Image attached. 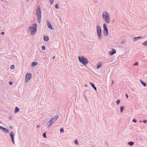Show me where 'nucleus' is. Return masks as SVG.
<instances>
[{
	"label": "nucleus",
	"mask_w": 147,
	"mask_h": 147,
	"mask_svg": "<svg viewBox=\"0 0 147 147\" xmlns=\"http://www.w3.org/2000/svg\"><path fill=\"white\" fill-rule=\"evenodd\" d=\"M104 35L105 36H107L108 34V30H103Z\"/></svg>",
	"instance_id": "dca6fc26"
},
{
	"label": "nucleus",
	"mask_w": 147,
	"mask_h": 147,
	"mask_svg": "<svg viewBox=\"0 0 147 147\" xmlns=\"http://www.w3.org/2000/svg\"><path fill=\"white\" fill-rule=\"evenodd\" d=\"M42 49L43 50H45V47L44 46H43L42 47Z\"/></svg>",
	"instance_id": "c756f323"
},
{
	"label": "nucleus",
	"mask_w": 147,
	"mask_h": 147,
	"mask_svg": "<svg viewBox=\"0 0 147 147\" xmlns=\"http://www.w3.org/2000/svg\"><path fill=\"white\" fill-rule=\"evenodd\" d=\"M74 143L76 144H77V145L78 144V140H75V142H74Z\"/></svg>",
	"instance_id": "7c9ffc66"
},
{
	"label": "nucleus",
	"mask_w": 147,
	"mask_h": 147,
	"mask_svg": "<svg viewBox=\"0 0 147 147\" xmlns=\"http://www.w3.org/2000/svg\"><path fill=\"white\" fill-rule=\"evenodd\" d=\"M55 7L56 9H59V7H58L57 4H55Z\"/></svg>",
	"instance_id": "a878e982"
},
{
	"label": "nucleus",
	"mask_w": 147,
	"mask_h": 147,
	"mask_svg": "<svg viewBox=\"0 0 147 147\" xmlns=\"http://www.w3.org/2000/svg\"><path fill=\"white\" fill-rule=\"evenodd\" d=\"M32 26L33 27L30 26L29 29L32 30L31 32V34L33 35L34 33H36L37 31V24H34Z\"/></svg>",
	"instance_id": "20e7f679"
},
{
	"label": "nucleus",
	"mask_w": 147,
	"mask_h": 147,
	"mask_svg": "<svg viewBox=\"0 0 147 147\" xmlns=\"http://www.w3.org/2000/svg\"><path fill=\"white\" fill-rule=\"evenodd\" d=\"M10 136L13 144H14V134L13 132H11L10 134Z\"/></svg>",
	"instance_id": "0eeeda50"
},
{
	"label": "nucleus",
	"mask_w": 147,
	"mask_h": 147,
	"mask_svg": "<svg viewBox=\"0 0 147 147\" xmlns=\"http://www.w3.org/2000/svg\"><path fill=\"white\" fill-rule=\"evenodd\" d=\"M142 38L140 36L138 37H135L134 38V39L135 40V41L137 40H139L140 39H141Z\"/></svg>",
	"instance_id": "4be33fe9"
},
{
	"label": "nucleus",
	"mask_w": 147,
	"mask_h": 147,
	"mask_svg": "<svg viewBox=\"0 0 147 147\" xmlns=\"http://www.w3.org/2000/svg\"><path fill=\"white\" fill-rule=\"evenodd\" d=\"M116 51L115 50L113 49L112 51L109 52V54L110 55H112L116 53Z\"/></svg>",
	"instance_id": "9b49d317"
},
{
	"label": "nucleus",
	"mask_w": 147,
	"mask_h": 147,
	"mask_svg": "<svg viewBox=\"0 0 147 147\" xmlns=\"http://www.w3.org/2000/svg\"><path fill=\"white\" fill-rule=\"evenodd\" d=\"M78 59L79 61L81 62L84 65H86L88 63V60L83 56L81 57L79 56Z\"/></svg>",
	"instance_id": "7ed1b4c3"
},
{
	"label": "nucleus",
	"mask_w": 147,
	"mask_h": 147,
	"mask_svg": "<svg viewBox=\"0 0 147 147\" xmlns=\"http://www.w3.org/2000/svg\"><path fill=\"white\" fill-rule=\"evenodd\" d=\"M2 126H0V129H1L2 128Z\"/></svg>",
	"instance_id": "ea45409f"
},
{
	"label": "nucleus",
	"mask_w": 147,
	"mask_h": 147,
	"mask_svg": "<svg viewBox=\"0 0 147 147\" xmlns=\"http://www.w3.org/2000/svg\"><path fill=\"white\" fill-rule=\"evenodd\" d=\"M138 62H136L135 63H134L133 65L134 66H135V65H138Z\"/></svg>",
	"instance_id": "c85d7f7f"
},
{
	"label": "nucleus",
	"mask_w": 147,
	"mask_h": 147,
	"mask_svg": "<svg viewBox=\"0 0 147 147\" xmlns=\"http://www.w3.org/2000/svg\"><path fill=\"white\" fill-rule=\"evenodd\" d=\"M140 122H142V121H140Z\"/></svg>",
	"instance_id": "c03bdc74"
},
{
	"label": "nucleus",
	"mask_w": 147,
	"mask_h": 147,
	"mask_svg": "<svg viewBox=\"0 0 147 147\" xmlns=\"http://www.w3.org/2000/svg\"><path fill=\"white\" fill-rule=\"evenodd\" d=\"M120 102V100H118L117 101H116V103L118 105H119V104Z\"/></svg>",
	"instance_id": "bb28decb"
},
{
	"label": "nucleus",
	"mask_w": 147,
	"mask_h": 147,
	"mask_svg": "<svg viewBox=\"0 0 147 147\" xmlns=\"http://www.w3.org/2000/svg\"><path fill=\"white\" fill-rule=\"evenodd\" d=\"M133 122L136 123V120L135 119H134L132 120Z\"/></svg>",
	"instance_id": "f704fd0d"
},
{
	"label": "nucleus",
	"mask_w": 147,
	"mask_h": 147,
	"mask_svg": "<svg viewBox=\"0 0 147 147\" xmlns=\"http://www.w3.org/2000/svg\"><path fill=\"white\" fill-rule=\"evenodd\" d=\"M85 86H87V85H86V84H85Z\"/></svg>",
	"instance_id": "de8ad7c7"
},
{
	"label": "nucleus",
	"mask_w": 147,
	"mask_h": 147,
	"mask_svg": "<svg viewBox=\"0 0 147 147\" xmlns=\"http://www.w3.org/2000/svg\"><path fill=\"white\" fill-rule=\"evenodd\" d=\"M103 28L104 30H108V29L107 27V25L106 24H103Z\"/></svg>",
	"instance_id": "ddd939ff"
},
{
	"label": "nucleus",
	"mask_w": 147,
	"mask_h": 147,
	"mask_svg": "<svg viewBox=\"0 0 147 147\" xmlns=\"http://www.w3.org/2000/svg\"><path fill=\"white\" fill-rule=\"evenodd\" d=\"M30 0H26L27 2H28Z\"/></svg>",
	"instance_id": "a19ab883"
},
{
	"label": "nucleus",
	"mask_w": 147,
	"mask_h": 147,
	"mask_svg": "<svg viewBox=\"0 0 147 147\" xmlns=\"http://www.w3.org/2000/svg\"><path fill=\"white\" fill-rule=\"evenodd\" d=\"M43 136L44 138H46V133L45 132L43 134Z\"/></svg>",
	"instance_id": "cd10ccee"
},
{
	"label": "nucleus",
	"mask_w": 147,
	"mask_h": 147,
	"mask_svg": "<svg viewBox=\"0 0 147 147\" xmlns=\"http://www.w3.org/2000/svg\"><path fill=\"white\" fill-rule=\"evenodd\" d=\"M19 109L17 107H16L15 109V113H17L19 111Z\"/></svg>",
	"instance_id": "aec40b11"
},
{
	"label": "nucleus",
	"mask_w": 147,
	"mask_h": 147,
	"mask_svg": "<svg viewBox=\"0 0 147 147\" xmlns=\"http://www.w3.org/2000/svg\"><path fill=\"white\" fill-rule=\"evenodd\" d=\"M53 123L51 120H50L47 123V127H50Z\"/></svg>",
	"instance_id": "f8f14e48"
},
{
	"label": "nucleus",
	"mask_w": 147,
	"mask_h": 147,
	"mask_svg": "<svg viewBox=\"0 0 147 147\" xmlns=\"http://www.w3.org/2000/svg\"><path fill=\"white\" fill-rule=\"evenodd\" d=\"M10 119H12L11 117H10Z\"/></svg>",
	"instance_id": "49530a36"
},
{
	"label": "nucleus",
	"mask_w": 147,
	"mask_h": 147,
	"mask_svg": "<svg viewBox=\"0 0 147 147\" xmlns=\"http://www.w3.org/2000/svg\"><path fill=\"white\" fill-rule=\"evenodd\" d=\"M112 84H113V81H112Z\"/></svg>",
	"instance_id": "a18cd8bd"
},
{
	"label": "nucleus",
	"mask_w": 147,
	"mask_h": 147,
	"mask_svg": "<svg viewBox=\"0 0 147 147\" xmlns=\"http://www.w3.org/2000/svg\"><path fill=\"white\" fill-rule=\"evenodd\" d=\"M124 107L123 106H121L120 107V112L122 113L123 111Z\"/></svg>",
	"instance_id": "5701e85b"
},
{
	"label": "nucleus",
	"mask_w": 147,
	"mask_h": 147,
	"mask_svg": "<svg viewBox=\"0 0 147 147\" xmlns=\"http://www.w3.org/2000/svg\"><path fill=\"white\" fill-rule=\"evenodd\" d=\"M124 43V41H122L121 42V44H123V43Z\"/></svg>",
	"instance_id": "58836bf2"
},
{
	"label": "nucleus",
	"mask_w": 147,
	"mask_h": 147,
	"mask_svg": "<svg viewBox=\"0 0 147 147\" xmlns=\"http://www.w3.org/2000/svg\"><path fill=\"white\" fill-rule=\"evenodd\" d=\"M128 144L130 145L131 146H132L134 144V142L132 141L129 142L128 143Z\"/></svg>",
	"instance_id": "6ab92c4d"
},
{
	"label": "nucleus",
	"mask_w": 147,
	"mask_h": 147,
	"mask_svg": "<svg viewBox=\"0 0 147 147\" xmlns=\"http://www.w3.org/2000/svg\"><path fill=\"white\" fill-rule=\"evenodd\" d=\"M2 129L3 131L4 132H5L6 133H8L9 132V130L7 128L4 127H2V129Z\"/></svg>",
	"instance_id": "9d476101"
},
{
	"label": "nucleus",
	"mask_w": 147,
	"mask_h": 147,
	"mask_svg": "<svg viewBox=\"0 0 147 147\" xmlns=\"http://www.w3.org/2000/svg\"><path fill=\"white\" fill-rule=\"evenodd\" d=\"M59 117L58 115H56L52 117L51 120L53 123H54L57 121V119L59 118Z\"/></svg>",
	"instance_id": "6e6552de"
},
{
	"label": "nucleus",
	"mask_w": 147,
	"mask_h": 147,
	"mask_svg": "<svg viewBox=\"0 0 147 147\" xmlns=\"http://www.w3.org/2000/svg\"><path fill=\"white\" fill-rule=\"evenodd\" d=\"M47 24L48 27L51 30H53V28L52 27L51 24H50V22L48 21H47Z\"/></svg>",
	"instance_id": "1a4fd4ad"
},
{
	"label": "nucleus",
	"mask_w": 147,
	"mask_h": 147,
	"mask_svg": "<svg viewBox=\"0 0 147 147\" xmlns=\"http://www.w3.org/2000/svg\"><path fill=\"white\" fill-rule=\"evenodd\" d=\"M143 122L145 123H146L147 122V120H144L143 121Z\"/></svg>",
	"instance_id": "c9c22d12"
},
{
	"label": "nucleus",
	"mask_w": 147,
	"mask_h": 147,
	"mask_svg": "<svg viewBox=\"0 0 147 147\" xmlns=\"http://www.w3.org/2000/svg\"><path fill=\"white\" fill-rule=\"evenodd\" d=\"M102 17V18L107 23L109 24L110 23V16L107 12L106 11L103 12Z\"/></svg>",
	"instance_id": "f257e3e1"
},
{
	"label": "nucleus",
	"mask_w": 147,
	"mask_h": 147,
	"mask_svg": "<svg viewBox=\"0 0 147 147\" xmlns=\"http://www.w3.org/2000/svg\"><path fill=\"white\" fill-rule=\"evenodd\" d=\"M96 30L97 34L98 36L99 39L101 40L102 39V35L101 28L99 26H97L96 27Z\"/></svg>",
	"instance_id": "39448f33"
},
{
	"label": "nucleus",
	"mask_w": 147,
	"mask_h": 147,
	"mask_svg": "<svg viewBox=\"0 0 147 147\" xmlns=\"http://www.w3.org/2000/svg\"><path fill=\"white\" fill-rule=\"evenodd\" d=\"M9 84L10 85H12L13 84V82L12 81H10L9 82Z\"/></svg>",
	"instance_id": "473e14b6"
},
{
	"label": "nucleus",
	"mask_w": 147,
	"mask_h": 147,
	"mask_svg": "<svg viewBox=\"0 0 147 147\" xmlns=\"http://www.w3.org/2000/svg\"><path fill=\"white\" fill-rule=\"evenodd\" d=\"M53 0H49V2L51 3V4H52Z\"/></svg>",
	"instance_id": "72a5a7b5"
},
{
	"label": "nucleus",
	"mask_w": 147,
	"mask_h": 147,
	"mask_svg": "<svg viewBox=\"0 0 147 147\" xmlns=\"http://www.w3.org/2000/svg\"><path fill=\"white\" fill-rule=\"evenodd\" d=\"M41 11L40 10V5H38L36 9V14L37 16L38 22L39 23H40L41 22Z\"/></svg>",
	"instance_id": "f03ea898"
},
{
	"label": "nucleus",
	"mask_w": 147,
	"mask_h": 147,
	"mask_svg": "<svg viewBox=\"0 0 147 147\" xmlns=\"http://www.w3.org/2000/svg\"><path fill=\"white\" fill-rule=\"evenodd\" d=\"M90 84L94 88V89L96 91L97 90V88L95 86L94 84L92 82H90Z\"/></svg>",
	"instance_id": "4468645a"
},
{
	"label": "nucleus",
	"mask_w": 147,
	"mask_h": 147,
	"mask_svg": "<svg viewBox=\"0 0 147 147\" xmlns=\"http://www.w3.org/2000/svg\"><path fill=\"white\" fill-rule=\"evenodd\" d=\"M140 81L144 86H146V83L144 82H143L142 80H140Z\"/></svg>",
	"instance_id": "f3484780"
},
{
	"label": "nucleus",
	"mask_w": 147,
	"mask_h": 147,
	"mask_svg": "<svg viewBox=\"0 0 147 147\" xmlns=\"http://www.w3.org/2000/svg\"><path fill=\"white\" fill-rule=\"evenodd\" d=\"M126 97L127 98H128V95L127 94H126Z\"/></svg>",
	"instance_id": "4c0bfd02"
},
{
	"label": "nucleus",
	"mask_w": 147,
	"mask_h": 147,
	"mask_svg": "<svg viewBox=\"0 0 147 147\" xmlns=\"http://www.w3.org/2000/svg\"><path fill=\"white\" fill-rule=\"evenodd\" d=\"M142 44L145 46H147V40L143 43Z\"/></svg>",
	"instance_id": "b1692460"
},
{
	"label": "nucleus",
	"mask_w": 147,
	"mask_h": 147,
	"mask_svg": "<svg viewBox=\"0 0 147 147\" xmlns=\"http://www.w3.org/2000/svg\"><path fill=\"white\" fill-rule=\"evenodd\" d=\"M55 57V56H54L53 57V59H54Z\"/></svg>",
	"instance_id": "37998d69"
},
{
	"label": "nucleus",
	"mask_w": 147,
	"mask_h": 147,
	"mask_svg": "<svg viewBox=\"0 0 147 147\" xmlns=\"http://www.w3.org/2000/svg\"><path fill=\"white\" fill-rule=\"evenodd\" d=\"M14 68V66L13 65H12L11 66V68L12 69H13Z\"/></svg>",
	"instance_id": "2f4dec72"
},
{
	"label": "nucleus",
	"mask_w": 147,
	"mask_h": 147,
	"mask_svg": "<svg viewBox=\"0 0 147 147\" xmlns=\"http://www.w3.org/2000/svg\"><path fill=\"white\" fill-rule=\"evenodd\" d=\"M32 77V74L30 73H27L25 76V82H28L31 79Z\"/></svg>",
	"instance_id": "423d86ee"
},
{
	"label": "nucleus",
	"mask_w": 147,
	"mask_h": 147,
	"mask_svg": "<svg viewBox=\"0 0 147 147\" xmlns=\"http://www.w3.org/2000/svg\"><path fill=\"white\" fill-rule=\"evenodd\" d=\"M5 34L4 32H2L1 33V34Z\"/></svg>",
	"instance_id": "e433bc0d"
},
{
	"label": "nucleus",
	"mask_w": 147,
	"mask_h": 147,
	"mask_svg": "<svg viewBox=\"0 0 147 147\" xmlns=\"http://www.w3.org/2000/svg\"><path fill=\"white\" fill-rule=\"evenodd\" d=\"M37 127H39V125H37Z\"/></svg>",
	"instance_id": "79ce46f5"
},
{
	"label": "nucleus",
	"mask_w": 147,
	"mask_h": 147,
	"mask_svg": "<svg viewBox=\"0 0 147 147\" xmlns=\"http://www.w3.org/2000/svg\"><path fill=\"white\" fill-rule=\"evenodd\" d=\"M64 131V130L63 128H62L60 129V133H62Z\"/></svg>",
	"instance_id": "393cba45"
},
{
	"label": "nucleus",
	"mask_w": 147,
	"mask_h": 147,
	"mask_svg": "<svg viewBox=\"0 0 147 147\" xmlns=\"http://www.w3.org/2000/svg\"><path fill=\"white\" fill-rule=\"evenodd\" d=\"M102 65V63L101 62H99L97 65V69H99Z\"/></svg>",
	"instance_id": "2eb2a0df"
},
{
	"label": "nucleus",
	"mask_w": 147,
	"mask_h": 147,
	"mask_svg": "<svg viewBox=\"0 0 147 147\" xmlns=\"http://www.w3.org/2000/svg\"><path fill=\"white\" fill-rule=\"evenodd\" d=\"M38 64L37 62H32V66H34L35 65H37Z\"/></svg>",
	"instance_id": "412c9836"
},
{
	"label": "nucleus",
	"mask_w": 147,
	"mask_h": 147,
	"mask_svg": "<svg viewBox=\"0 0 147 147\" xmlns=\"http://www.w3.org/2000/svg\"><path fill=\"white\" fill-rule=\"evenodd\" d=\"M49 38L47 36L44 37V40L45 41H47L49 40Z\"/></svg>",
	"instance_id": "a211bd4d"
}]
</instances>
